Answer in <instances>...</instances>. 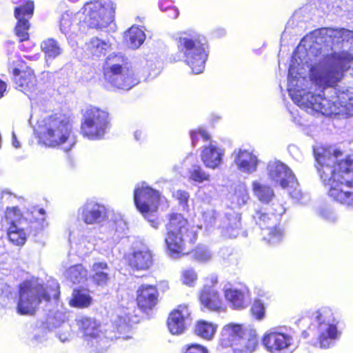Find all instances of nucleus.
<instances>
[{
  "instance_id": "aec40b11",
  "label": "nucleus",
  "mask_w": 353,
  "mask_h": 353,
  "mask_svg": "<svg viewBox=\"0 0 353 353\" xmlns=\"http://www.w3.org/2000/svg\"><path fill=\"white\" fill-rule=\"evenodd\" d=\"M111 77H105L108 82L119 89L128 90L139 83L134 72L128 68H121L115 71V75Z\"/></svg>"
},
{
  "instance_id": "a878e982",
  "label": "nucleus",
  "mask_w": 353,
  "mask_h": 353,
  "mask_svg": "<svg viewBox=\"0 0 353 353\" xmlns=\"http://www.w3.org/2000/svg\"><path fill=\"white\" fill-rule=\"evenodd\" d=\"M238 168L244 172L252 173L256 170L258 160L252 152L239 150L234 158Z\"/></svg>"
},
{
  "instance_id": "72a5a7b5",
  "label": "nucleus",
  "mask_w": 353,
  "mask_h": 353,
  "mask_svg": "<svg viewBox=\"0 0 353 353\" xmlns=\"http://www.w3.org/2000/svg\"><path fill=\"white\" fill-rule=\"evenodd\" d=\"M42 52L48 61L49 59H54L62 53V48L59 43L53 39H48L41 44Z\"/></svg>"
},
{
  "instance_id": "09e8293b",
  "label": "nucleus",
  "mask_w": 353,
  "mask_h": 353,
  "mask_svg": "<svg viewBox=\"0 0 353 353\" xmlns=\"http://www.w3.org/2000/svg\"><path fill=\"white\" fill-rule=\"evenodd\" d=\"M31 218H29L30 221L34 219L35 222H38V224L43 228V222L45 221V211L43 209L34 208L31 212Z\"/></svg>"
},
{
  "instance_id": "49530a36",
  "label": "nucleus",
  "mask_w": 353,
  "mask_h": 353,
  "mask_svg": "<svg viewBox=\"0 0 353 353\" xmlns=\"http://www.w3.org/2000/svg\"><path fill=\"white\" fill-rule=\"evenodd\" d=\"M251 312L256 319L259 321L263 319L265 314L263 303L261 300H255L252 305Z\"/></svg>"
},
{
  "instance_id": "c756f323",
  "label": "nucleus",
  "mask_w": 353,
  "mask_h": 353,
  "mask_svg": "<svg viewBox=\"0 0 353 353\" xmlns=\"http://www.w3.org/2000/svg\"><path fill=\"white\" fill-rule=\"evenodd\" d=\"M228 199L232 208L241 207L250 199L248 189L244 184H239L230 192Z\"/></svg>"
},
{
  "instance_id": "052dcab7",
  "label": "nucleus",
  "mask_w": 353,
  "mask_h": 353,
  "mask_svg": "<svg viewBox=\"0 0 353 353\" xmlns=\"http://www.w3.org/2000/svg\"><path fill=\"white\" fill-rule=\"evenodd\" d=\"M168 12V17L172 19H176L179 15V10L175 7H170V10Z\"/></svg>"
},
{
  "instance_id": "f257e3e1",
  "label": "nucleus",
  "mask_w": 353,
  "mask_h": 353,
  "mask_svg": "<svg viewBox=\"0 0 353 353\" xmlns=\"http://www.w3.org/2000/svg\"><path fill=\"white\" fill-rule=\"evenodd\" d=\"M318 33L325 42L341 43L343 50L312 65L307 81L299 71L303 60L298 56V49L288 71L289 94L308 114L353 116V32L344 28H323Z\"/></svg>"
},
{
  "instance_id": "39448f33",
  "label": "nucleus",
  "mask_w": 353,
  "mask_h": 353,
  "mask_svg": "<svg viewBox=\"0 0 353 353\" xmlns=\"http://www.w3.org/2000/svg\"><path fill=\"white\" fill-rule=\"evenodd\" d=\"M58 288V283L54 281L46 288L39 279L23 283L20 286L17 307L18 313L32 314L42 300L48 301L50 297L57 299L59 296Z\"/></svg>"
},
{
  "instance_id": "4468645a",
  "label": "nucleus",
  "mask_w": 353,
  "mask_h": 353,
  "mask_svg": "<svg viewBox=\"0 0 353 353\" xmlns=\"http://www.w3.org/2000/svg\"><path fill=\"white\" fill-rule=\"evenodd\" d=\"M77 216L86 225H99L107 219L109 213L105 205L89 200L79 208Z\"/></svg>"
},
{
  "instance_id": "473e14b6",
  "label": "nucleus",
  "mask_w": 353,
  "mask_h": 353,
  "mask_svg": "<svg viewBox=\"0 0 353 353\" xmlns=\"http://www.w3.org/2000/svg\"><path fill=\"white\" fill-rule=\"evenodd\" d=\"M145 39L142 30L136 26L131 27L125 34V40L127 45L132 49L140 47Z\"/></svg>"
},
{
  "instance_id": "37998d69",
  "label": "nucleus",
  "mask_w": 353,
  "mask_h": 353,
  "mask_svg": "<svg viewBox=\"0 0 353 353\" xmlns=\"http://www.w3.org/2000/svg\"><path fill=\"white\" fill-rule=\"evenodd\" d=\"M197 281V274L192 268H185L181 272V281L187 286H194Z\"/></svg>"
},
{
  "instance_id": "423d86ee",
  "label": "nucleus",
  "mask_w": 353,
  "mask_h": 353,
  "mask_svg": "<svg viewBox=\"0 0 353 353\" xmlns=\"http://www.w3.org/2000/svg\"><path fill=\"white\" fill-rule=\"evenodd\" d=\"M196 236L187 219L181 214L170 215L167 225L165 243L172 257L176 258L179 254H185L186 243L193 242Z\"/></svg>"
},
{
  "instance_id": "864d4df0",
  "label": "nucleus",
  "mask_w": 353,
  "mask_h": 353,
  "mask_svg": "<svg viewBox=\"0 0 353 353\" xmlns=\"http://www.w3.org/2000/svg\"><path fill=\"white\" fill-rule=\"evenodd\" d=\"M216 215L213 209H208L203 213V219L208 225H211L216 219Z\"/></svg>"
},
{
  "instance_id": "f03ea898",
  "label": "nucleus",
  "mask_w": 353,
  "mask_h": 353,
  "mask_svg": "<svg viewBox=\"0 0 353 353\" xmlns=\"http://www.w3.org/2000/svg\"><path fill=\"white\" fill-rule=\"evenodd\" d=\"M314 152L316 168L328 195L353 209V155L339 159L341 152L332 148H318Z\"/></svg>"
},
{
  "instance_id": "f8f14e48",
  "label": "nucleus",
  "mask_w": 353,
  "mask_h": 353,
  "mask_svg": "<svg viewBox=\"0 0 353 353\" xmlns=\"http://www.w3.org/2000/svg\"><path fill=\"white\" fill-rule=\"evenodd\" d=\"M277 207L276 212L271 215L269 213L257 212L254 216L257 224L263 230L264 240L273 245L279 243L284 235L283 231L280 228L272 227V225L276 223L279 216L285 212V210L281 205H278Z\"/></svg>"
},
{
  "instance_id": "4c0bfd02",
  "label": "nucleus",
  "mask_w": 353,
  "mask_h": 353,
  "mask_svg": "<svg viewBox=\"0 0 353 353\" xmlns=\"http://www.w3.org/2000/svg\"><path fill=\"white\" fill-rule=\"evenodd\" d=\"M252 188L255 196L262 202H269L274 195L273 190L269 185L258 181L252 183Z\"/></svg>"
},
{
  "instance_id": "b1692460",
  "label": "nucleus",
  "mask_w": 353,
  "mask_h": 353,
  "mask_svg": "<svg viewBox=\"0 0 353 353\" xmlns=\"http://www.w3.org/2000/svg\"><path fill=\"white\" fill-rule=\"evenodd\" d=\"M199 300L201 305L210 310L219 311L222 308V301L214 285H205Z\"/></svg>"
},
{
  "instance_id": "9d476101",
  "label": "nucleus",
  "mask_w": 353,
  "mask_h": 353,
  "mask_svg": "<svg viewBox=\"0 0 353 353\" xmlns=\"http://www.w3.org/2000/svg\"><path fill=\"white\" fill-rule=\"evenodd\" d=\"M108 126V113L93 107L84 112L81 131L89 139L97 140L103 137Z\"/></svg>"
},
{
  "instance_id": "a18cd8bd",
  "label": "nucleus",
  "mask_w": 353,
  "mask_h": 353,
  "mask_svg": "<svg viewBox=\"0 0 353 353\" xmlns=\"http://www.w3.org/2000/svg\"><path fill=\"white\" fill-rule=\"evenodd\" d=\"M192 257L200 262L209 261L212 257L211 252L205 247H197L192 253Z\"/></svg>"
},
{
  "instance_id": "dca6fc26",
  "label": "nucleus",
  "mask_w": 353,
  "mask_h": 353,
  "mask_svg": "<svg viewBox=\"0 0 353 353\" xmlns=\"http://www.w3.org/2000/svg\"><path fill=\"white\" fill-rule=\"evenodd\" d=\"M267 170L270 179L283 188H286L290 183L292 186L296 184V179L292 170L279 161H270Z\"/></svg>"
},
{
  "instance_id": "6ab92c4d",
  "label": "nucleus",
  "mask_w": 353,
  "mask_h": 353,
  "mask_svg": "<svg viewBox=\"0 0 353 353\" xmlns=\"http://www.w3.org/2000/svg\"><path fill=\"white\" fill-rule=\"evenodd\" d=\"M34 12V3L28 1L24 5L17 7L14 10V16L18 20L15 28V32L20 41L28 39V30L30 28L28 20L32 17Z\"/></svg>"
},
{
  "instance_id": "4be33fe9",
  "label": "nucleus",
  "mask_w": 353,
  "mask_h": 353,
  "mask_svg": "<svg viewBox=\"0 0 353 353\" xmlns=\"http://www.w3.org/2000/svg\"><path fill=\"white\" fill-rule=\"evenodd\" d=\"M159 293L154 285H143L137 290V301L144 312L152 310L158 302Z\"/></svg>"
},
{
  "instance_id": "412c9836",
  "label": "nucleus",
  "mask_w": 353,
  "mask_h": 353,
  "mask_svg": "<svg viewBox=\"0 0 353 353\" xmlns=\"http://www.w3.org/2000/svg\"><path fill=\"white\" fill-rule=\"evenodd\" d=\"M14 81L16 88L27 95L36 90L37 80L33 71L30 68L20 70L14 68L13 71Z\"/></svg>"
},
{
  "instance_id": "79ce46f5",
  "label": "nucleus",
  "mask_w": 353,
  "mask_h": 353,
  "mask_svg": "<svg viewBox=\"0 0 353 353\" xmlns=\"http://www.w3.org/2000/svg\"><path fill=\"white\" fill-rule=\"evenodd\" d=\"M109 216L107 219H110L115 225V230L118 232H122L127 229V223L123 219L121 214L116 212L113 210H108Z\"/></svg>"
},
{
  "instance_id": "3c124183",
  "label": "nucleus",
  "mask_w": 353,
  "mask_h": 353,
  "mask_svg": "<svg viewBox=\"0 0 353 353\" xmlns=\"http://www.w3.org/2000/svg\"><path fill=\"white\" fill-rule=\"evenodd\" d=\"M319 215L329 222H335L338 216L335 212L329 209H322L319 211Z\"/></svg>"
},
{
  "instance_id": "13d9d810",
  "label": "nucleus",
  "mask_w": 353,
  "mask_h": 353,
  "mask_svg": "<svg viewBox=\"0 0 353 353\" xmlns=\"http://www.w3.org/2000/svg\"><path fill=\"white\" fill-rule=\"evenodd\" d=\"M57 335H58L59 340L61 342H65L69 340L71 334H70V332L68 330H67L66 332H65L63 333L59 332Z\"/></svg>"
},
{
  "instance_id": "6e6d98bb",
  "label": "nucleus",
  "mask_w": 353,
  "mask_h": 353,
  "mask_svg": "<svg viewBox=\"0 0 353 353\" xmlns=\"http://www.w3.org/2000/svg\"><path fill=\"white\" fill-rule=\"evenodd\" d=\"M93 249V244L90 241H86L85 238H81L79 243V250L81 253H86Z\"/></svg>"
},
{
  "instance_id": "cd10ccee",
  "label": "nucleus",
  "mask_w": 353,
  "mask_h": 353,
  "mask_svg": "<svg viewBox=\"0 0 353 353\" xmlns=\"http://www.w3.org/2000/svg\"><path fill=\"white\" fill-rule=\"evenodd\" d=\"M92 279L99 286H105L110 280V268L104 261H97L91 268Z\"/></svg>"
},
{
  "instance_id": "c85d7f7f",
  "label": "nucleus",
  "mask_w": 353,
  "mask_h": 353,
  "mask_svg": "<svg viewBox=\"0 0 353 353\" xmlns=\"http://www.w3.org/2000/svg\"><path fill=\"white\" fill-rule=\"evenodd\" d=\"M85 50L92 56L101 57L111 50V43L108 40L93 37L85 43Z\"/></svg>"
},
{
  "instance_id": "7ed1b4c3",
  "label": "nucleus",
  "mask_w": 353,
  "mask_h": 353,
  "mask_svg": "<svg viewBox=\"0 0 353 353\" xmlns=\"http://www.w3.org/2000/svg\"><path fill=\"white\" fill-rule=\"evenodd\" d=\"M37 132L40 141L48 147L64 145L63 150L68 152L75 143L72 121L65 114L57 112L46 117L38 122Z\"/></svg>"
},
{
  "instance_id": "69168bd1",
  "label": "nucleus",
  "mask_w": 353,
  "mask_h": 353,
  "mask_svg": "<svg viewBox=\"0 0 353 353\" xmlns=\"http://www.w3.org/2000/svg\"><path fill=\"white\" fill-rule=\"evenodd\" d=\"M320 50L321 48H319L317 46H311L309 50V52H307V55L309 56L310 54L313 53L314 50H316L317 52H319V54H321V52L320 51Z\"/></svg>"
},
{
  "instance_id": "8fccbe9b",
  "label": "nucleus",
  "mask_w": 353,
  "mask_h": 353,
  "mask_svg": "<svg viewBox=\"0 0 353 353\" xmlns=\"http://www.w3.org/2000/svg\"><path fill=\"white\" fill-rule=\"evenodd\" d=\"M287 188H289V194L291 196V197L296 201H300L303 197V193L301 192V190L299 188L298 182L296 181V184H294L293 186L290 183L289 186H287Z\"/></svg>"
},
{
  "instance_id": "7c9ffc66",
  "label": "nucleus",
  "mask_w": 353,
  "mask_h": 353,
  "mask_svg": "<svg viewBox=\"0 0 353 353\" xmlns=\"http://www.w3.org/2000/svg\"><path fill=\"white\" fill-rule=\"evenodd\" d=\"M125 61L123 55L121 54H110L105 60L104 66V75L105 77H111L115 75V71L121 68H127L125 65Z\"/></svg>"
},
{
  "instance_id": "58836bf2",
  "label": "nucleus",
  "mask_w": 353,
  "mask_h": 353,
  "mask_svg": "<svg viewBox=\"0 0 353 353\" xmlns=\"http://www.w3.org/2000/svg\"><path fill=\"white\" fill-rule=\"evenodd\" d=\"M88 271L81 264L68 268L65 276L73 283H80L86 280Z\"/></svg>"
},
{
  "instance_id": "ea45409f",
  "label": "nucleus",
  "mask_w": 353,
  "mask_h": 353,
  "mask_svg": "<svg viewBox=\"0 0 353 353\" xmlns=\"http://www.w3.org/2000/svg\"><path fill=\"white\" fill-rule=\"evenodd\" d=\"M92 303V298L85 290L73 291L70 305L76 307H86Z\"/></svg>"
},
{
  "instance_id": "5fc2aeb1",
  "label": "nucleus",
  "mask_w": 353,
  "mask_h": 353,
  "mask_svg": "<svg viewBox=\"0 0 353 353\" xmlns=\"http://www.w3.org/2000/svg\"><path fill=\"white\" fill-rule=\"evenodd\" d=\"M184 353H208V351L204 346L192 344L185 348Z\"/></svg>"
},
{
  "instance_id": "1a4fd4ad",
  "label": "nucleus",
  "mask_w": 353,
  "mask_h": 353,
  "mask_svg": "<svg viewBox=\"0 0 353 353\" xmlns=\"http://www.w3.org/2000/svg\"><path fill=\"white\" fill-rule=\"evenodd\" d=\"M314 318L318 323L320 347H330L341 336V332L337 327L339 320L328 307H323L316 311L314 313Z\"/></svg>"
},
{
  "instance_id": "de8ad7c7",
  "label": "nucleus",
  "mask_w": 353,
  "mask_h": 353,
  "mask_svg": "<svg viewBox=\"0 0 353 353\" xmlns=\"http://www.w3.org/2000/svg\"><path fill=\"white\" fill-rule=\"evenodd\" d=\"M192 143L193 146H195L197 141L199 138L203 139L204 141H208L210 139L209 134L203 129H198L196 130H193L190 133Z\"/></svg>"
},
{
  "instance_id": "603ef678",
  "label": "nucleus",
  "mask_w": 353,
  "mask_h": 353,
  "mask_svg": "<svg viewBox=\"0 0 353 353\" xmlns=\"http://www.w3.org/2000/svg\"><path fill=\"white\" fill-rule=\"evenodd\" d=\"M66 317L65 314L63 312H57L54 314L53 318L49 317L48 321L50 324H52L54 327H57L60 325L61 323L65 321Z\"/></svg>"
},
{
  "instance_id": "a19ab883",
  "label": "nucleus",
  "mask_w": 353,
  "mask_h": 353,
  "mask_svg": "<svg viewBox=\"0 0 353 353\" xmlns=\"http://www.w3.org/2000/svg\"><path fill=\"white\" fill-rule=\"evenodd\" d=\"M188 179L194 182L202 183L205 181H209L210 175L203 171L200 165H194L189 170Z\"/></svg>"
},
{
  "instance_id": "393cba45",
  "label": "nucleus",
  "mask_w": 353,
  "mask_h": 353,
  "mask_svg": "<svg viewBox=\"0 0 353 353\" xmlns=\"http://www.w3.org/2000/svg\"><path fill=\"white\" fill-rule=\"evenodd\" d=\"M223 154L221 148L210 143L208 146H204L201 157L205 167L216 169L221 163Z\"/></svg>"
},
{
  "instance_id": "680f3d73",
  "label": "nucleus",
  "mask_w": 353,
  "mask_h": 353,
  "mask_svg": "<svg viewBox=\"0 0 353 353\" xmlns=\"http://www.w3.org/2000/svg\"><path fill=\"white\" fill-rule=\"evenodd\" d=\"M12 145L15 148H20V143L18 141V140L17 139L16 135H15V134L14 132L12 133Z\"/></svg>"
},
{
  "instance_id": "c03bdc74",
  "label": "nucleus",
  "mask_w": 353,
  "mask_h": 353,
  "mask_svg": "<svg viewBox=\"0 0 353 353\" xmlns=\"http://www.w3.org/2000/svg\"><path fill=\"white\" fill-rule=\"evenodd\" d=\"M172 196L179 201V205L184 211H189L188 201L190 199L189 193L185 190H177L173 192Z\"/></svg>"
},
{
  "instance_id": "f3484780",
  "label": "nucleus",
  "mask_w": 353,
  "mask_h": 353,
  "mask_svg": "<svg viewBox=\"0 0 353 353\" xmlns=\"http://www.w3.org/2000/svg\"><path fill=\"white\" fill-rule=\"evenodd\" d=\"M245 329L241 324L230 323L223 326L221 332L219 345L223 348L239 347L244 343Z\"/></svg>"
},
{
  "instance_id": "2f4dec72",
  "label": "nucleus",
  "mask_w": 353,
  "mask_h": 353,
  "mask_svg": "<svg viewBox=\"0 0 353 353\" xmlns=\"http://www.w3.org/2000/svg\"><path fill=\"white\" fill-rule=\"evenodd\" d=\"M75 14L72 12L67 11L64 12L60 19L59 28L61 32L68 38H70L77 34L81 28H78L77 25L74 23Z\"/></svg>"
},
{
  "instance_id": "a211bd4d",
  "label": "nucleus",
  "mask_w": 353,
  "mask_h": 353,
  "mask_svg": "<svg viewBox=\"0 0 353 353\" xmlns=\"http://www.w3.org/2000/svg\"><path fill=\"white\" fill-rule=\"evenodd\" d=\"M191 322L190 311L186 305H180L169 315L167 324L170 333L180 335Z\"/></svg>"
},
{
  "instance_id": "338daca9",
  "label": "nucleus",
  "mask_w": 353,
  "mask_h": 353,
  "mask_svg": "<svg viewBox=\"0 0 353 353\" xmlns=\"http://www.w3.org/2000/svg\"><path fill=\"white\" fill-rule=\"evenodd\" d=\"M5 252V248L2 245V241L0 239V255H2Z\"/></svg>"
},
{
  "instance_id": "0eeeda50",
  "label": "nucleus",
  "mask_w": 353,
  "mask_h": 353,
  "mask_svg": "<svg viewBox=\"0 0 353 353\" xmlns=\"http://www.w3.org/2000/svg\"><path fill=\"white\" fill-rule=\"evenodd\" d=\"M114 9V3L111 0L88 2L83 8V23L90 28H106L113 21Z\"/></svg>"
},
{
  "instance_id": "c9c22d12",
  "label": "nucleus",
  "mask_w": 353,
  "mask_h": 353,
  "mask_svg": "<svg viewBox=\"0 0 353 353\" xmlns=\"http://www.w3.org/2000/svg\"><path fill=\"white\" fill-rule=\"evenodd\" d=\"M131 312L128 308L126 310H119L117 312V319L114 320V324L119 332H128L130 327L131 323L134 321Z\"/></svg>"
},
{
  "instance_id": "774afa93",
  "label": "nucleus",
  "mask_w": 353,
  "mask_h": 353,
  "mask_svg": "<svg viewBox=\"0 0 353 353\" xmlns=\"http://www.w3.org/2000/svg\"><path fill=\"white\" fill-rule=\"evenodd\" d=\"M34 339H35V340H36L37 341H39V342H41V340H38L36 336H34Z\"/></svg>"
},
{
  "instance_id": "9b49d317",
  "label": "nucleus",
  "mask_w": 353,
  "mask_h": 353,
  "mask_svg": "<svg viewBox=\"0 0 353 353\" xmlns=\"http://www.w3.org/2000/svg\"><path fill=\"white\" fill-rule=\"evenodd\" d=\"M262 343L270 353H290L295 347L293 335L283 328H272L267 331Z\"/></svg>"
},
{
  "instance_id": "ddd939ff",
  "label": "nucleus",
  "mask_w": 353,
  "mask_h": 353,
  "mask_svg": "<svg viewBox=\"0 0 353 353\" xmlns=\"http://www.w3.org/2000/svg\"><path fill=\"white\" fill-rule=\"evenodd\" d=\"M79 325L83 330L90 345L96 349L98 352L103 353L110 345V341L106 336H104L99 325L90 318L82 317L79 321Z\"/></svg>"
},
{
  "instance_id": "f704fd0d",
  "label": "nucleus",
  "mask_w": 353,
  "mask_h": 353,
  "mask_svg": "<svg viewBox=\"0 0 353 353\" xmlns=\"http://www.w3.org/2000/svg\"><path fill=\"white\" fill-rule=\"evenodd\" d=\"M228 223L224 226L223 234L229 238H236L241 228V217L239 214L233 213L227 217Z\"/></svg>"
},
{
  "instance_id": "bf43d9fd",
  "label": "nucleus",
  "mask_w": 353,
  "mask_h": 353,
  "mask_svg": "<svg viewBox=\"0 0 353 353\" xmlns=\"http://www.w3.org/2000/svg\"><path fill=\"white\" fill-rule=\"evenodd\" d=\"M145 136V133L144 132L139 129V130H137L134 133V139L136 141H141L143 139V138Z\"/></svg>"
},
{
  "instance_id": "bb28decb",
  "label": "nucleus",
  "mask_w": 353,
  "mask_h": 353,
  "mask_svg": "<svg viewBox=\"0 0 353 353\" xmlns=\"http://www.w3.org/2000/svg\"><path fill=\"white\" fill-rule=\"evenodd\" d=\"M152 261V254L147 248L134 250L129 257L130 265L137 270L148 269Z\"/></svg>"
},
{
  "instance_id": "e2e57ef3",
  "label": "nucleus",
  "mask_w": 353,
  "mask_h": 353,
  "mask_svg": "<svg viewBox=\"0 0 353 353\" xmlns=\"http://www.w3.org/2000/svg\"><path fill=\"white\" fill-rule=\"evenodd\" d=\"M10 295V294L9 293L8 294L5 295L4 296H0V303L3 306H6L8 304V303L6 301V299L8 300Z\"/></svg>"
},
{
  "instance_id": "6e6552de",
  "label": "nucleus",
  "mask_w": 353,
  "mask_h": 353,
  "mask_svg": "<svg viewBox=\"0 0 353 353\" xmlns=\"http://www.w3.org/2000/svg\"><path fill=\"white\" fill-rule=\"evenodd\" d=\"M159 199V192L145 183L138 184L134 189V201L137 208L155 229L160 225V221L154 214L157 210Z\"/></svg>"
},
{
  "instance_id": "4d7b16f0",
  "label": "nucleus",
  "mask_w": 353,
  "mask_h": 353,
  "mask_svg": "<svg viewBox=\"0 0 353 353\" xmlns=\"http://www.w3.org/2000/svg\"><path fill=\"white\" fill-rule=\"evenodd\" d=\"M168 0H160L159 6L161 11L167 12L170 10V7H172Z\"/></svg>"
},
{
  "instance_id": "20e7f679",
  "label": "nucleus",
  "mask_w": 353,
  "mask_h": 353,
  "mask_svg": "<svg viewBox=\"0 0 353 353\" xmlns=\"http://www.w3.org/2000/svg\"><path fill=\"white\" fill-rule=\"evenodd\" d=\"M177 48L194 74L203 72L208 55L203 35L193 30L182 32L177 39Z\"/></svg>"
},
{
  "instance_id": "2eb2a0df",
  "label": "nucleus",
  "mask_w": 353,
  "mask_h": 353,
  "mask_svg": "<svg viewBox=\"0 0 353 353\" xmlns=\"http://www.w3.org/2000/svg\"><path fill=\"white\" fill-rule=\"evenodd\" d=\"M6 219L10 223L7 235L11 243L16 245H23L26 241L28 228L22 226L23 219H21L20 211L17 208H8Z\"/></svg>"
},
{
  "instance_id": "e433bc0d",
  "label": "nucleus",
  "mask_w": 353,
  "mask_h": 353,
  "mask_svg": "<svg viewBox=\"0 0 353 353\" xmlns=\"http://www.w3.org/2000/svg\"><path fill=\"white\" fill-rule=\"evenodd\" d=\"M216 329V325L208 321H201L196 325L194 331L197 336L205 340H210L213 338Z\"/></svg>"
},
{
  "instance_id": "5701e85b",
  "label": "nucleus",
  "mask_w": 353,
  "mask_h": 353,
  "mask_svg": "<svg viewBox=\"0 0 353 353\" xmlns=\"http://www.w3.org/2000/svg\"><path fill=\"white\" fill-rule=\"evenodd\" d=\"M223 293L226 301L234 309H243L250 303V294L247 289L225 287L223 288Z\"/></svg>"
},
{
  "instance_id": "0e129e2a",
  "label": "nucleus",
  "mask_w": 353,
  "mask_h": 353,
  "mask_svg": "<svg viewBox=\"0 0 353 353\" xmlns=\"http://www.w3.org/2000/svg\"><path fill=\"white\" fill-rule=\"evenodd\" d=\"M6 84L2 81H0V98L3 97V94L6 90Z\"/></svg>"
}]
</instances>
